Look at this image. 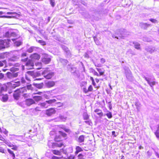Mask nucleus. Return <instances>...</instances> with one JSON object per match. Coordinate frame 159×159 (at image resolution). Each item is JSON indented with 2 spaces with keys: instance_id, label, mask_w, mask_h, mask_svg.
I'll use <instances>...</instances> for the list:
<instances>
[{
  "instance_id": "f257e3e1",
  "label": "nucleus",
  "mask_w": 159,
  "mask_h": 159,
  "mask_svg": "<svg viewBox=\"0 0 159 159\" xmlns=\"http://www.w3.org/2000/svg\"><path fill=\"white\" fill-rule=\"evenodd\" d=\"M19 58V56H14L9 58L8 61L7 62L5 60L2 61H0V67L3 66L4 64L6 65L7 64L9 66H18L19 64L18 63L15 64L14 62L16 61Z\"/></svg>"
},
{
  "instance_id": "f03ea898",
  "label": "nucleus",
  "mask_w": 159,
  "mask_h": 159,
  "mask_svg": "<svg viewBox=\"0 0 159 159\" xmlns=\"http://www.w3.org/2000/svg\"><path fill=\"white\" fill-rule=\"evenodd\" d=\"M26 86L24 87L20 88L15 91V93L14 94V97L17 99L20 95H23L26 94Z\"/></svg>"
},
{
  "instance_id": "7ed1b4c3",
  "label": "nucleus",
  "mask_w": 159,
  "mask_h": 159,
  "mask_svg": "<svg viewBox=\"0 0 159 159\" xmlns=\"http://www.w3.org/2000/svg\"><path fill=\"white\" fill-rule=\"evenodd\" d=\"M37 76L38 74L37 72L30 71H28L25 75V79L28 81L27 84H28L30 81L31 77L34 78L36 77Z\"/></svg>"
},
{
  "instance_id": "20e7f679",
  "label": "nucleus",
  "mask_w": 159,
  "mask_h": 159,
  "mask_svg": "<svg viewBox=\"0 0 159 159\" xmlns=\"http://www.w3.org/2000/svg\"><path fill=\"white\" fill-rule=\"evenodd\" d=\"M43 76L47 79H51L54 75V73L52 71H49L48 68L45 70L42 73Z\"/></svg>"
},
{
  "instance_id": "39448f33",
  "label": "nucleus",
  "mask_w": 159,
  "mask_h": 159,
  "mask_svg": "<svg viewBox=\"0 0 159 159\" xmlns=\"http://www.w3.org/2000/svg\"><path fill=\"white\" fill-rule=\"evenodd\" d=\"M67 68L68 70L73 73V75L76 77H78V74L77 73V68L72 65H68Z\"/></svg>"
},
{
  "instance_id": "423d86ee",
  "label": "nucleus",
  "mask_w": 159,
  "mask_h": 159,
  "mask_svg": "<svg viewBox=\"0 0 159 159\" xmlns=\"http://www.w3.org/2000/svg\"><path fill=\"white\" fill-rule=\"evenodd\" d=\"M17 80L15 79L12 82V83L8 82L7 84L10 85L13 88H15L17 87H18L20 85L21 82L20 80L17 81Z\"/></svg>"
},
{
  "instance_id": "0eeeda50",
  "label": "nucleus",
  "mask_w": 159,
  "mask_h": 159,
  "mask_svg": "<svg viewBox=\"0 0 159 159\" xmlns=\"http://www.w3.org/2000/svg\"><path fill=\"white\" fill-rule=\"evenodd\" d=\"M143 77L147 82L148 83L151 87L152 89H153V86L156 84V82L154 81H152L151 78L146 77L145 76L143 75Z\"/></svg>"
},
{
  "instance_id": "6e6552de",
  "label": "nucleus",
  "mask_w": 159,
  "mask_h": 159,
  "mask_svg": "<svg viewBox=\"0 0 159 159\" xmlns=\"http://www.w3.org/2000/svg\"><path fill=\"white\" fill-rule=\"evenodd\" d=\"M42 61L45 64L49 63L51 61L50 57L47 54H45L43 55L42 59Z\"/></svg>"
},
{
  "instance_id": "1a4fd4ad",
  "label": "nucleus",
  "mask_w": 159,
  "mask_h": 159,
  "mask_svg": "<svg viewBox=\"0 0 159 159\" xmlns=\"http://www.w3.org/2000/svg\"><path fill=\"white\" fill-rule=\"evenodd\" d=\"M34 62L31 60H29L26 61L25 64L26 68L28 69H30L33 68L34 66Z\"/></svg>"
},
{
  "instance_id": "9d476101",
  "label": "nucleus",
  "mask_w": 159,
  "mask_h": 159,
  "mask_svg": "<svg viewBox=\"0 0 159 159\" xmlns=\"http://www.w3.org/2000/svg\"><path fill=\"white\" fill-rule=\"evenodd\" d=\"M10 39H7L4 40H0V44L2 45V48L7 47L10 43Z\"/></svg>"
},
{
  "instance_id": "9b49d317",
  "label": "nucleus",
  "mask_w": 159,
  "mask_h": 159,
  "mask_svg": "<svg viewBox=\"0 0 159 159\" xmlns=\"http://www.w3.org/2000/svg\"><path fill=\"white\" fill-rule=\"evenodd\" d=\"M7 78L10 80H12L13 78L16 77L18 75V73H13L7 72Z\"/></svg>"
},
{
  "instance_id": "f8f14e48",
  "label": "nucleus",
  "mask_w": 159,
  "mask_h": 159,
  "mask_svg": "<svg viewBox=\"0 0 159 159\" xmlns=\"http://www.w3.org/2000/svg\"><path fill=\"white\" fill-rule=\"evenodd\" d=\"M56 111L53 108H50L46 111V114L48 116H50L55 113Z\"/></svg>"
},
{
  "instance_id": "ddd939ff",
  "label": "nucleus",
  "mask_w": 159,
  "mask_h": 159,
  "mask_svg": "<svg viewBox=\"0 0 159 159\" xmlns=\"http://www.w3.org/2000/svg\"><path fill=\"white\" fill-rule=\"evenodd\" d=\"M125 74L126 75L127 78L129 80H131L132 79V76L131 74V72L130 70L128 69L125 70Z\"/></svg>"
},
{
  "instance_id": "4468645a",
  "label": "nucleus",
  "mask_w": 159,
  "mask_h": 159,
  "mask_svg": "<svg viewBox=\"0 0 159 159\" xmlns=\"http://www.w3.org/2000/svg\"><path fill=\"white\" fill-rule=\"evenodd\" d=\"M30 57L31 58V60L33 61H34V60H38L40 58V56L38 54L35 53L31 55L30 56Z\"/></svg>"
},
{
  "instance_id": "2eb2a0df",
  "label": "nucleus",
  "mask_w": 159,
  "mask_h": 159,
  "mask_svg": "<svg viewBox=\"0 0 159 159\" xmlns=\"http://www.w3.org/2000/svg\"><path fill=\"white\" fill-rule=\"evenodd\" d=\"M35 103L34 101L31 98L27 99L25 100V104L28 106H30Z\"/></svg>"
},
{
  "instance_id": "dca6fc26",
  "label": "nucleus",
  "mask_w": 159,
  "mask_h": 159,
  "mask_svg": "<svg viewBox=\"0 0 159 159\" xmlns=\"http://www.w3.org/2000/svg\"><path fill=\"white\" fill-rule=\"evenodd\" d=\"M62 49L66 52L68 56H70V52L68 48L66 46L62 45L61 46Z\"/></svg>"
},
{
  "instance_id": "f3484780",
  "label": "nucleus",
  "mask_w": 159,
  "mask_h": 159,
  "mask_svg": "<svg viewBox=\"0 0 159 159\" xmlns=\"http://www.w3.org/2000/svg\"><path fill=\"white\" fill-rule=\"evenodd\" d=\"M146 50L151 53L157 51L154 47H148L146 48Z\"/></svg>"
},
{
  "instance_id": "a211bd4d",
  "label": "nucleus",
  "mask_w": 159,
  "mask_h": 159,
  "mask_svg": "<svg viewBox=\"0 0 159 159\" xmlns=\"http://www.w3.org/2000/svg\"><path fill=\"white\" fill-rule=\"evenodd\" d=\"M16 35V33L14 32H7L5 34V36L7 37H15Z\"/></svg>"
},
{
  "instance_id": "6ab92c4d",
  "label": "nucleus",
  "mask_w": 159,
  "mask_h": 159,
  "mask_svg": "<svg viewBox=\"0 0 159 159\" xmlns=\"http://www.w3.org/2000/svg\"><path fill=\"white\" fill-rule=\"evenodd\" d=\"M55 84V83L54 81H49L46 83V86L48 88H51Z\"/></svg>"
},
{
  "instance_id": "aec40b11",
  "label": "nucleus",
  "mask_w": 159,
  "mask_h": 159,
  "mask_svg": "<svg viewBox=\"0 0 159 159\" xmlns=\"http://www.w3.org/2000/svg\"><path fill=\"white\" fill-rule=\"evenodd\" d=\"M7 87V86L6 85H4L0 87V95H1L2 94V93L3 91H6Z\"/></svg>"
},
{
  "instance_id": "412c9836",
  "label": "nucleus",
  "mask_w": 159,
  "mask_h": 159,
  "mask_svg": "<svg viewBox=\"0 0 159 159\" xmlns=\"http://www.w3.org/2000/svg\"><path fill=\"white\" fill-rule=\"evenodd\" d=\"M94 112L97 113L100 117H101L103 115V112L102 111L99 109H96L94 111Z\"/></svg>"
},
{
  "instance_id": "4be33fe9",
  "label": "nucleus",
  "mask_w": 159,
  "mask_h": 159,
  "mask_svg": "<svg viewBox=\"0 0 159 159\" xmlns=\"http://www.w3.org/2000/svg\"><path fill=\"white\" fill-rule=\"evenodd\" d=\"M39 105L42 108H46L48 106L46 101L39 104Z\"/></svg>"
},
{
  "instance_id": "5701e85b",
  "label": "nucleus",
  "mask_w": 159,
  "mask_h": 159,
  "mask_svg": "<svg viewBox=\"0 0 159 159\" xmlns=\"http://www.w3.org/2000/svg\"><path fill=\"white\" fill-rule=\"evenodd\" d=\"M140 26L144 29H146L150 25V24H147V23H140Z\"/></svg>"
},
{
  "instance_id": "b1692460",
  "label": "nucleus",
  "mask_w": 159,
  "mask_h": 159,
  "mask_svg": "<svg viewBox=\"0 0 159 159\" xmlns=\"http://www.w3.org/2000/svg\"><path fill=\"white\" fill-rule=\"evenodd\" d=\"M33 98L37 102L41 100L42 99V97L40 96H33Z\"/></svg>"
},
{
  "instance_id": "393cba45",
  "label": "nucleus",
  "mask_w": 159,
  "mask_h": 159,
  "mask_svg": "<svg viewBox=\"0 0 159 159\" xmlns=\"http://www.w3.org/2000/svg\"><path fill=\"white\" fill-rule=\"evenodd\" d=\"M61 149L60 151L54 150L52 151V152L54 154L61 156Z\"/></svg>"
},
{
  "instance_id": "a878e982",
  "label": "nucleus",
  "mask_w": 159,
  "mask_h": 159,
  "mask_svg": "<svg viewBox=\"0 0 159 159\" xmlns=\"http://www.w3.org/2000/svg\"><path fill=\"white\" fill-rule=\"evenodd\" d=\"M59 61L64 65H66L68 63V61L67 60L62 58H60Z\"/></svg>"
},
{
  "instance_id": "bb28decb",
  "label": "nucleus",
  "mask_w": 159,
  "mask_h": 159,
  "mask_svg": "<svg viewBox=\"0 0 159 159\" xmlns=\"http://www.w3.org/2000/svg\"><path fill=\"white\" fill-rule=\"evenodd\" d=\"M46 101L48 104V105L49 106V105L52 104L53 103L55 102L56 101V100L55 99H53L48 101Z\"/></svg>"
},
{
  "instance_id": "cd10ccee",
  "label": "nucleus",
  "mask_w": 159,
  "mask_h": 159,
  "mask_svg": "<svg viewBox=\"0 0 159 159\" xmlns=\"http://www.w3.org/2000/svg\"><path fill=\"white\" fill-rule=\"evenodd\" d=\"M96 70L99 73V75H103L104 73V71L103 69L98 68H96Z\"/></svg>"
},
{
  "instance_id": "c85d7f7f",
  "label": "nucleus",
  "mask_w": 159,
  "mask_h": 159,
  "mask_svg": "<svg viewBox=\"0 0 159 159\" xmlns=\"http://www.w3.org/2000/svg\"><path fill=\"white\" fill-rule=\"evenodd\" d=\"M63 145V144L61 142L54 143L53 144V145L56 147H61Z\"/></svg>"
},
{
  "instance_id": "c756f323",
  "label": "nucleus",
  "mask_w": 159,
  "mask_h": 159,
  "mask_svg": "<svg viewBox=\"0 0 159 159\" xmlns=\"http://www.w3.org/2000/svg\"><path fill=\"white\" fill-rule=\"evenodd\" d=\"M60 127L64 130L66 132L69 133L70 131L69 129H67L64 125H60Z\"/></svg>"
},
{
  "instance_id": "7c9ffc66",
  "label": "nucleus",
  "mask_w": 159,
  "mask_h": 159,
  "mask_svg": "<svg viewBox=\"0 0 159 159\" xmlns=\"http://www.w3.org/2000/svg\"><path fill=\"white\" fill-rule=\"evenodd\" d=\"M84 140V136L83 135L80 136L78 138V142L80 143L83 142Z\"/></svg>"
},
{
  "instance_id": "2f4dec72",
  "label": "nucleus",
  "mask_w": 159,
  "mask_h": 159,
  "mask_svg": "<svg viewBox=\"0 0 159 159\" xmlns=\"http://www.w3.org/2000/svg\"><path fill=\"white\" fill-rule=\"evenodd\" d=\"M7 151L8 152L12 155V157L13 159H14L15 158V154L13 153V152L11 151L10 149H8Z\"/></svg>"
},
{
  "instance_id": "473e14b6",
  "label": "nucleus",
  "mask_w": 159,
  "mask_h": 159,
  "mask_svg": "<svg viewBox=\"0 0 159 159\" xmlns=\"http://www.w3.org/2000/svg\"><path fill=\"white\" fill-rule=\"evenodd\" d=\"M83 116L84 120H88L89 119V116L86 112L84 113Z\"/></svg>"
},
{
  "instance_id": "72a5a7b5",
  "label": "nucleus",
  "mask_w": 159,
  "mask_h": 159,
  "mask_svg": "<svg viewBox=\"0 0 159 159\" xmlns=\"http://www.w3.org/2000/svg\"><path fill=\"white\" fill-rule=\"evenodd\" d=\"M59 117L60 120L63 121H65L67 119V117L64 116L60 115Z\"/></svg>"
},
{
  "instance_id": "f704fd0d",
  "label": "nucleus",
  "mask_w": 159,
  "mask_h": 159,
  "mask_svg": "<svg viewBox=\"0 0 159 159\" xmlns=\"http://www.w3.org/2000/svg\"><path fill=\"white\" fill-rule=\"evenodd\" d=\"M55 140L56 141H60L61 140V135H57L55 138Z\"/></svg>"
},
{
  "instance_id": "c9c22d12",
  "label": "nucleus",
  "mask_w": 159,
  "mask_h": 159,
  "mask_svg": "<svg viewBox=\"0 0 159 159\" xmlns=\"http://www.w3.org/2000/svg\"><path fill=\"white\" fill-rule=\"evenodd\" d=\"M49 1L51 6L52 7H54L55 5V0H49Z\"/></svg>"
},
{
  "instance_id": "e433bc0d",
  "label": "nucleus",
  "mask_w": 159,
  "mask_h": 159,
  "mask_svg": "<svg viewBox=\"0 0 159 159\" xmlns=\"http://www.w3.org/2000/svg\"><path fill=\"white\" fill-rule=\"evenodd\" d=\"M4 143L10 147H12L13 146V145L11 144V143L9 141H8L6 140L4 141Z\"/></svg>"
},
{
  "instance_id": "4c0bfd02",
  "label": "nucleus",
  "mask_w": 159,
  "mask_h": 159,
  "mask_svg": "<svg viewBox=\"0 0 159 159\" xmlns=\"http://www.w3.org/2000/svg\"><path fill=\"white\" fill-rule=\"evenodd\" d=\"M8 98V96L7 95H3L2 98V101L3 102H6Z\"/></svg>"
},
{
  "instance_id": "58836bf2",
  "label": "nucleus",
  "mask_w": 159,
  "mask_h": 159,
  "mask_svg": "<svg viewBox=\"0 0 159 159\" xmlns=\"http://www.w3.org/2000/svg\"><path fill=\"white\" fill-rule=\"evenodd\" d=\"M135 48L137 49H139L140 48V44L138 43H134Z\"/></svg>"
},
{
  "instance_id": "ea45409f",
  "label": "nucleus",
  "mask_w": 159,
  "mask_h": 159,
  "mask_svg": "<svg viewBox=\"0 0 159 159\" xmlns=\"http://www.w3.org/2000/svg\"><path fill=\"white\" fill-rule=\"evenodd\" d=\"M7 57V55L5 53H2L0 54V58L1 59H4Z\"/></svg>"
},
{
  "instance_id": "a19ab883",
  "label": "nucleus",
  "mask_w": 159,
  "mask_h": 159,
  "mask_svg": "<svg viewBox=\"0 0 159 159\" xmlns=\"http://www.w3.org/2000/svg\"><path fill=\"white\" fill-rule=\"evenodd\" d=\"M93 39L96 44L97 45H99V42L97 38L96 37L94 36L93 37Z\"/></svg>"
},
{
  "instance_id": "79ce46f5",
  "label": "nucleus",
  "mask_w": 159,
  "mask_h": 159,
  "mask_svg": "<svg viewBox=\"0 0 159 159\" xmlns=\"http://www.w3.org/2000/svg\"><path fill=\"white\" fill-rule=\"evenodd\" d=\"M59 132L60 134L63 137L65 138L66 137V133H63L61 131H59Z\"/></svg>"
},
{
  "instance_id": "37998d69",
  "label": "nucleus",
  "mask_w": 159,
  "mask_h": 159,
  "mask_svg": "<svg viewBox=\"0 0 159 159\" xmlns=\"http://www.w3.org/2000/svg\"><path fill=\"white\" fill-rule=\"evenodd\" d=\"M92 72L93 73L94 75H95L97 76H99V74L96 71L94 70L93 69H92Z\"/></svg>"
},
{
  "instance_id": "c03bdc74",
  "label": "nucleus",
  "mask_w": 159,
  "mask_h": 159,
  "mask_svg": "<svg viewBox=\"0 0 159 159\" xmlns=\"http://www.w3.org/2000/svg\"><path fill=\"white\" fill-rule=\"evenodd\" d=\"M106 115L109 118H111L112 117V115L111 112L107 113Z\"/></svg>"
},
{
  "instance_id": "a18cd8bd",
  "label": "nucleus",
  "mask_w": 159,
  "mask_h": 159,
  "mask_svg": "<svg viewBox=\"0 0 159 159\" xmlns=\"http://www.w3.org/2000/svg\"><path fill=\"white\" fill-rule=\"evenodd\" d=\"M38 42L41 44L43 45H44L46 44V43L45 41L42 40H39Z\"/></svg>"
},
{
  "instance_id": "49530a36",
  "label": "nucleus",
  "mask_w": 159,
  "mask_h": 159,
  "mask_svg": "<svg viewBox=\"0 0 159 159\" xmlns=\"http://www.w3.org/2000/svg\"><path fill=\"white\" fill-rule=\"evenodd\" d=\"M93 90V87L91 85H90L88 87V92H91Z\"/></svg>"
},
{
  "instance_id": "de8ad7c7",
  "label": "nucleus",
  "mask_w": 159,
  "mask_h": 159,
  "mask_svg": "<svg viewBox=\"0 0 159 159\" xmlns=\"http://www.w3.org/2000/svg\"><path fill=\"white\" fill-rule=\"evenodd\" d=\"M149 20L151 21L152 22L154 23H158V21L157 20L153 19H151Z\"/></svg>"
},
{
  "instance_id": "09e8293b",
  "label": "nucleus",
  "mask_w": 159,
  "mask_h": 159,
  "mask_svg": "<svg viewBox=\"0 0 159 159\" xmlns=\"http://www.w3.org/2000/svg\"><path fill=\"white\" fill-rule=\"evenodd\" d=\"M78 159H85L84 157L81 154H79L78 155Z\"/></svg>"
},
{
  "instance_id": "8fccbe9b",
  "label": "nucleus",
  "mask_w": 159,
  "mask_h": 159,
  "mask_svg": "<svg viewBox=\"0 0 159 159\" xmlns=\"http://www.w3.org/2000/svg\"><path fill=\"white\" fill-rule=\"evenodd\" d=\"M37 86L36 87L39 89H41L43 87V84H36Z\"/></svg>"
},
{
  "instance_id": "3c124183",
  "label": "nucleus",
  "mask_w": 159,
  "mask_h": 159,
  "mask_svg": "<svg viewBox=\"0 0 159 159\" xmlns=\"http://www.w3.org/2000/svg\"><path fill=\"white\" fill-rule=\"evenodd\" d=\"M83 89L84 92L85 93H88V89H86V87H84L83 88Z\"/></svg>"
},
{
  "instance_id": "603ef678",
  "label": "nucleus",
  "mask_w": 159,
  "mask_h": 159,
  "mask_svg": "<svg viewBox=\"0 0 159 159\" xmlns=\"http://www.w3.org/2000/svg\"><path fill=\"white\" fill-rule=\"evenodd\" d=\"M33 49H34V48L32 47H31L28 49L27 51L30 53H31V52H32L33 51Z\"/></svg>"
},
{
  "instance_id": "864d4df0",
  "label": "nucleus",
  "mask_w": 159,
  "mask_h": 159,
  "mask_svg": "<svg viewBox=\"0 0 159 159\" xmlns=\"http://www.w3.org/2000/svg\"><path fill=\"white\" fill-rule=\"evenodd\" d=\"M76 149L78 152H80L82 151V148L79 146L76 147Z\"/></svg>"
},
{
  "instance_id": "5fc2aeb1",
  "label": "nucleus",
  "mask_w": 159,
  "mask_h": 159,
  "mask_svg": "<svg viewBox=\"0 0 159 159\" xmlns=\"http://www.w3.org/2000/svg\"><path fill=\"white\" fill-rule=\"evenodd\" d=\"M26 89H32V85L31 84L28 85L26 87Z\"/></svg>"
},
{
  "instance_id": "6e6d98bb",
  "label": "nucleus",
  "mask_w": 159,
  "mask_h": 159,
  "mask_svg": "<svg viewBox=\"0 0 159 159\" xmlns=\"http://www.w3.org/2000/svg\"><path fill=\"white\" fill-rule=\"evenodd\" d=\"M21 82L22 84H25V83H27V82L26 81L25 79L24 78H22L21 79Z\"/></svg>"
},
{
  "instance_id": "4d7b16f0",
  "label": "nucleus",
  "mask_w": 159,
  "mask_h": 159,
  "mask_svg": "<svg viewBox=\"0 0 159 159\" xmlns=\"http://www.w3.org/2000/svg\"><path fill=\"white\" fill-rule=\"evenodd\" d=\"M85 122L89 125H91L92 124V122L89 120H87L85 121Z\"/></svg>"
},
{
  "instance_id": "13d9d810",
  "label": "nucleus",
  "mask_w": 159,
  "mask_h": 159,
  "mask_svg": "<svg viewBox=\"0 0 159 159\" xmlns=\"http://www.w3.org/2000/svg\"><path fill=\"white\" fill-rule=\"evenodd\" d=\"M41 107L40 106L39 107H37L35 108V110L36 111H41Z\"/></svg>"
},
{
  "instance_id": "bf43d9fd",
  "label": "nucleus",
  "mask_w": 159,
  "mask_h": 159,
  "mask_svg": "<svg viewBox=\"0 0 159 159\" xmlns=\"http://www.w3.org/2000/svg\"><path fill=\"white\" fill-rule=\"evenodd\" d=\"M74 156L73 155H70L69 157L66 158L65 159H74Z\"/></svg>"
},
{
  "instance_id": "052dcab7",
  "label": "nucleus",
  "mask_w": 159,
  "mask_h": 159,
  "mask_svg": "<svg viewBox=\"0 0 159 159\" xmlns=\"http://www.w3.org/2000/svg\"><path fill=\"white\" fill-rule=\"evenodd\" d=\"M135 106H136V108L138 111H140V107L139 106V105L138 103L135 104Z\"/></svg>"
},
{
  "instance_id": "680f3d73",
  "label": "nucleus",
  "mask_w": 159,
  "mask_h": 159,
  "mask_svg": "<svg viewBox=\"0 0 159 159\" xmlns=\"http://www.w3.org/2000/svg\"><path fill=\"white\" fill-rule=\"evenodd\" d=\"M0 152L2 153H4V149L2 147H0Z\"/></svg>"
},
{
  "instance_id": "e2e57ef3",
  "label": "nucleus",
  "mask_w": 159,
  "mask_h": 159,
  "mask_svg": "<svg viewBox=\"0 0 159 159\" xmlns=\"http://www.w3.org/2000/svg\"><path fill=\"white\" fill-rule=\"evenodd\" d=\"M21 44V43L20 42H17L16 43V44L17 46H20Z\"/></svg>"
},
{
  "instance_id": "0e129e2a",
  "label": "nucleus",
  "mask_w": 159,
  "mask_h": 159,
  "mask_svg": "<svg viewBox=\"0 0 159 159\" xmlns=\"http://www.w3.org/2000/svg\"><path fill=\"white\" fill-rule=\"evenodd\" d=\"M105 60L103 58H101L100 62L101 63L103 64L105 62Z\"/></svg>"
},
{
  "instance_id": "69168bd1",
  "label": "nucleus",
  "mask_w": 159,
  "mask_h": 159,
  "mask_svg": "<svg viewBox=\"0 0 159 159\" xmlns=\"http://www.w3.org/2000/svg\"><path fill=\"white\" fill-rule=\"evenodd\" d=\"M0 140L2 141H3L4 142V141L5 140V139L4 138L2 137V136L0 134Z\"/></svg>"
},
{
  "instance_id": "338daca9",
  "label": "nucleus",
  "mask_w": 159,
  "mask_h": 159,
  "mask_svg": "<svg viewBox=\"0 0 159 159\" xmlns=\"http://www.w3.org/2000/svg\"><path fill=\"white\" fill-rule=\"evenodd\" d=\"M12 147L11 149H13V150H17V147L16 146V145H13V146H12Z\"/></svg>"
},
{
  "instance_id": "774afa93",
  "label": "nucleus",
  "mask_w": 159,
  "mask_h": 159,
  "mask_svg": "<svg viewBox=\"0 0 159 159\" xmlns=\"http://www.w3.org/2000/svg\"><path fill=\"white\" fill-rule=\"evenodd\" d=\"M3 133L5 135H7L8 133V131L6 129H5L3 131Z\"/></svg>"
}]
</instances>
